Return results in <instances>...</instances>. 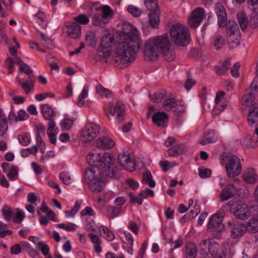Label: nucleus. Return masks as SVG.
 Masks as SVG:
<instances>
[{
	"label": "nucleus",
	"mask_w": 258,
	"mask_h": 258,
	"mask_svg": "<svg viewBox=\"0 0 258 258\" xmlns=\"http://www.w3.org/2000/svg\"><path fill=\"white\" fill-rule=\"evenodd\" d=\"M245 228L246 230L251 233L258 232V218H253L250 220Z\"/></svg>",
	"instance_id": "obj_41"
},
{
	"label": "nucleus",
	"mask_w": 258,
	"mask_h": 258,
	"mask_svg": "<svg viewBox=\"0 0 258 258\" xmlns=\"http://www.w3.org/2000/svg\"><path fill=\"white\" fill-rule=\"evenodd\" d=\"M73 21L80 25H87L90 21L89 17L84 14H80L73 18Z\"/></svg>",
	"instance_id": "obj_44"
},
{
	"label": "nucleus",
	"mask_w": 258,
	"mask_h": 258,
	"mask_svg": "<svg viewBox=\"0 0 258 258\" xmlns=\"http://www.w3.org/2000/svg\"><path fill=\"white\" fill-rule=\"evenodd\" d=\"M96 92L100 96L106 98H110L113 96L111 91L105 88L101 84H98L96 87Z\"/></svg>",
	"instance_id": "obj_40"
},
{
	"label": "nucleus",
	"mask_w": 258,
	"mask_h": 258,
	"mask_svg": "<svg viewBox=\"0 0 258 258\" xmlns=\"http://www.w3.org/2000/svg\"><path fill=\"white\" fill-rule=\"evenodd\" d=\"M16 80L18 84L24 90L26 94H29L33 90L34 85L32 82H29L25 81L22 82L21 79L18 77L16 78Z\"/></svg>",
	"instance_id": "obj_42"
},
{
	"label": "nucleus",
	"mask_w": 258,
	"mask_h": 258,
	"mask_svg": "<svg viewBox=\"0 0 258 258\" xmlns=\"http://www.w3.org/2000/svg\"><path fill=\"white\" fill-rule=\"evenodd\" d=\"M81 26L77 24V23L72 22H68L65 23L63 33L68 37L77 39L81 35Z\"/></svg>",
	"instance_id": "obj_17"
},
{
	"label": "nucleus",
	"mask_w": 258,
	"mask_h": 258,
	"mask_svg": "<svg viewBox=\"0 0 258 258\" xmlns=\"http://www.w3.org/2000/svg\"><path fill=\"white\" fill-rule=\"evenodd\" d=\"M127 11L134 17H139L142 13V11L138 7L130 5L127 7Z\"/></svg>",
	"instance_id": "obj_57"
},
{
	"label": "nucleus",
	"mask_w": 258,
	"mask_h": 258,
	"mask_svg": "<svg viewBox=\"0 0 258 258\" xmlns=\"http://www.w3.org/2000/svg\"><path fill=\"white\" fill-rule=\"evenodd\" d=\"M169 36L171 41L180 46H186L190 41L189 30L185 25L176 23L170 27Z\"/></svg>",
	"instance_id": "obj_5"
},
{
	"label": "nucleus",
	"mask_w": 258,
	"mask_h": 258,
	"mask_svg": "<svg viewBox=\"0 0 258 258\" xmlns=\"http://www.w3.org/2000/svg\"><path fill=\"white\" fill-rule=\"evenodd\" d=\"M199 174L201 178H208L211 176L212 170L204 167H201L199 168Z\"/></svg>",
	"instance_id": "obj_56"
},
{
	"label": "nucleus",
	"mask_w": 258,
	"mask_h": 258,
	"mask_svg": "<svg viewBox=\"0 0 258 258\" xmlns=\"http://www.w3.org/2000/svg\"><path fill=\"white\" fill-rule=\"evenodd\" d=\"M17 56L14 58L9 57L6 59V64L9 70V74H12L14 72V65L15 63H17L15 61V58Z\"/></svg>",
	"instance_id": "obj_63"
},
{
	"label": "nucleus",
	"mask_w": 258,
	"mask_h": 258,
	"mask_svg": "<svg viewBox=\"0 0 258 258\" xmlns=\"http://www.w3.org/2000/svg\"><path fill=\"white\" fill-rule=\"evenodd\" d=\"M60 180L67 185L70 184L72 182V178L71 175L66 172H62L59 175Z\"/></svg>",
	"instance_id": "obj_54"
},
{
	"label": "nucleus",
	"mask_w": 258,
	"mask_h": 258,
	"mask_svg": "<svg viewBox=\"0 0 258 258\" xmlns=\"http://www.w3.org/2000/svg\"><path fill=\"white\" fill-rule=\"evenodd\" d=\"M95 33L93 31H88L85 35V40L90 45H94L96 41Z\"/></svg>",
	"instance_id": "obj_51"
},
{
	"label": "nucleus",
	"mask_w": 258,
	"mask_h": 258,
	"mask_svg": "<svg viewBox=\"0 0 258 258\" xmlns=\"http://www.w3.org/2000/svg\"><path fill=\"white\" fill-rule=\"evenodd\" d=\"M241 144L243 148L246 149H254L256 147V143L250 135L244 137L241 141Z\"/></svg>",
	"instance_id": "obj_31"
},
{
	"label": "nucleus",
	"mask_w": 258,
	"mask_h": 258,
	"mask_svg": "<svg viewBox=\"0 0 258 258\" xmlns=\"http://www.w3.org/2000/svg\"><path fill=\"white\" fill-rule=\"evenodd\" d=\"M213 44L215 49H219L224 45L225 42L222 36L218 35L214 39Z\"/></svg>",
	"instance_id": "obj_49"
},
{
	"label": "nucleus",
	"mask_w": 258,
	"mask_h": 258,
	"mask_svg": "<svg viewBox=\"0 0 258 258\" xmlns=\"http://www.w3.org/2000/svg\"><path fill=\"white\" fill-rule=\"evenodd\" d=\"M118 161L121 166L130 172L135 170L136 165L131 155L128 153H122L119 154Z\"/></svg>",
	"instance_id": "obj_18"
},
{
	"label": "nucleus",
	"mask_w": 258,
	"mask_h": 258,
	"mask_svg": "<svg viewBox=\"0 0 258 258\" xmlns=\"http://www.w3.org/2000/svg\"><path fill=\"white\" fill-rule=\"evenodd\" d=\"M88 94V87L85 86L81 92V93L79 96L78 100L77 101V104L79 106H89L90 102L89 101H85V99L87 98Z\"/></svg>",
	"instance_id": "obj_33"
},
{
	"label": "nucleus",
	"mask_w": 258,
	"mask_h": 258,
	"mask_svg": "<svg viewBox=\"0 0 258 258\" xmlns=\"http://www.w3.org/2000/svg\"><path fill=\"white\" fill-rule=\"evenodd\" d=\"M144 4L150 11L159 10L157 0H144Z\"/></svg>",
	"instance_id": "obj_50"
},
{
	"label": "nucleus",
	"mask_w": 258,
	"mask_h": 258,
	"mask_svg": "<svg viewBox=\"0 0 258 258\" xmlns=\"http://www.w3.org/2000/svg\"><path fill=\"white\" fill-rule=\"evenodd\" d=\"M160 53L168 61H172L175 57V53L171 48L170 42L167 35L152 37L145 42L143 53L146 60L156 61Z\"/></svg>",
	"instance_id": "obj_2"
},
{
	"label": "nucleus",
	"mask_w": 258,
	"mask_h": 258,
	"mask_svg": "<svg viewBox=\"0 0 258 258\" xmlns=\"http://www.w3.org/2000/svg\"><path fill=\"white\" fill-rule=\"evenodd\" d=\"M73 120L71 119L65 118L61 121L60 126L63 131H68L72 126Z\"/></svg>",
	"instance_id": "obj_55"
},
{
	"label": "nucleus",
	"mask_w": 258,
	"mask_h": 258,
	"mask_svg": "<svg viewBox=\"0 0 258 258\" xmlns=\"http://www.w3.org/2000/svg\"><path fill=\"white\" fill-rule=\"evenodd\" d=\"M217 140V137L215 132L210 131L206 132L203 139L200 141V144L203 145L216 142Z\"/></svg>",
	"instance_id": "obj_32"
},
{
	"label": "nucleus",
	"mask_w": 258,
	"mask_h": 258,
	"mask_svg": "<svg viewBox=\"0 0 258 258\" xmlns=\"http://www.w3.org/2000/svg\"><path fill=\"white\" fill-rule=\"evenodd\" d=\"M241 178L245 183L254 184L258 181V173L255 168L249 167L244 170Z\"/></svg>",
	"instance_id": "obj_19"
},
{
	"label": "nucleus",
	"mask_w": 258,
	"mask_h": 258,
	"mask_svg": "<svg viewBox=\"0 0 258 258\" xmlns=\"http://www.w3.org/2000/svg\"><path fill=\"white\" fill-rule=\"evenodd\" d=\"M168 94L165 90H159L151 95V99L155 103H158L164 100Z\"/></svg>",
	"instance_id": "obj_35"
},
{
	"label": "nucleus",
	"mask_w": 258,
	"mask_h": 258,
	"mask_svg": "<svg viewBox=\"0 0 258 258\" xmlns=\"http://www.w3.org/2000/svg\"><path fill=\"white\" fill-rule=\"evenodd\" d=\"M114 43L113 36L108 31H105L100 41L98 54L99 57L104 58L109 57L112 53V46Z\"/></svg>",
	"instance_id": "obj_8"
},
{
	"label": "nucleus",
	"mask_w": 258,
	"mask_h": 258,
	"mask_svg": "<svg viewBox=\"0 0 258 258\" xmlns=\"http://www.w3.org/2000/svg\"><path fill=\"white\" fill-rule=\"evenodd\" d=\"M40 108L41 113L46 120H50L56 115L55 112L48 104H42Z\"/></svg>",
	"instance_id": "obj_29"
},
{
	"label": "nucleus",
	"mask_w": 258,
	"mask_h": 258,
	"mask_svg": "<svg viewBox=\"0 0 258 258\" xmlns=\"http://www.w3.org/2000/svg\"><path fill=\"white\" fill-rule=\"evenodd\" d=\"M247 122L250 126H258V104H254L249 109Z\"/></svg>",
	"instance_id": "obj_22"
},
{
	"label": "nucleus",
	"mask_w": 258,
	"mask_h": 258,
	"mask_svg": "<svg viewBox=\"0 0 258 258\" xmlns=\"http://www.w3.org/2000/svg\"><path fill=\"white\" fill-rule=\"evenodd\" d=\"M124 106L122 104H117L115 106H110L106 109V115L110 119L111 117L115 116L117 123H120L124 120Z\"/></svg>",
	"instance_id": "obj_14"
},
{
	"label": "nucleus",
	"mask_w": 258,
	"mask_h": 258,
	"mask_svg": "<svg viewBox=\"0 0 258 258\" xmlns=\"http://www.w3.org/2000/svg\"><path fill=\"white\" fill-rule=\"evenodd\" d=\"M185 111V105L183 101L178 100L173 109V113L177 116L184 113Z\"/></svg>",
	"instance_id": "obj_46"
},
{
	"label": "nucleus",
	"mask_w": 258,
	"mask_h": 258,
	"mask_svg": "<svg viewBox=\"0 0 258 258\" xmlns=\"http://www.w3.org/2000/svg\"><path fill=\"white\" fill-rule=\"evenodd\" d=\"M4 171L7 173V176L10 179L14 180L17 178L18 174V169L15 166H11L7 163H4L2 165Z\"/></svg>",
	"instance_id": "obj_26"
},
{
	"label": "nucleus",
	"mask_w": 258,
	"mask_h": 258,
	"mask_svg": "<svg viewBox=\"0 0 258 258\" xmlns=\"http://www.w3.org/2000/svg\"><path fill=\"white\" fill-rule=\"evenodd\" d=\"M168 119V116L164 112L158 111L152 116L153 122L158 127H164Z\"/></svg>",
	"instance_id": "obj_23"
},
{
	"label": "nucleus",
	"mask_w": 258,
	"mask_h": 258,
	"mask_svg": "<svg viewBox=\"0 0 258 258\" xmlns=\"http://www.w3.org/2000/svg\"><path fill=\"white\" fill-rule=\"evenodd\" d=\"M224 215V212H219L211 218L207 226L209 232L218 235L224 230V225L222 224Z\"/></svg>",
	"instance_id": "obj_12"
},
{
	"label": "nucleus",
	"mask_w": 258,
	"mask_h": 258,
	"mask_svg": "<svg viewBox=\"0 0 258 258\" xmlns=\"http://www.w3.org/2000/svg\"><path fill=\"white\" fill-rule=\"evenodd\" d=\"M143 44L139 31L133 25L124 24L120 32L114 48V57L116 62L127 66L136 58Z\"/></svg>",
	"instance_id": "obj_1"
},
{
	"label": "nucleus",
	"mask_w": 258,
	"mask_h": 258,
	"mask_svg": "<svg viewBox=\"0 0 258 258\" xmlns=\"http://www.w3.org/2000/svg\"><path fill=\"white\" fill-rule=\"evenodd\" d=\"M186 150V148L183 145H177L169 149L168 153L170 156H175L178 154L185 153Z\"/></svg>",
	"instance_id": "obj_37"
},
{
	"label": "nucleus",
	"mask_w": 258,
	"mask_h": 258,
	"mask_svg": "<svg viewBox=\"0 0 258 258\" xmlns=\"http://www.w3.org/2000/svg\"><path fill=\"white\" fill-rule=\"evenodd\" d=\"M80 208V205L79 203H76L74 207L70 211H67L65 212L66 216L68 218L73 217L76 213L78 212Z\"/></svg>",
	"instance_id": "obj_62"
},
{
	"label": "nucleus",
	"mask_w": 258,
	"mask_h": 258,
	"mask_svg": "<svg viewBox=\"0 0 258 258\" xmlns=\"http://www.w3.org/2000/svg\"><path fill=\"white\" fill-rule=\"evenodd\" d=\"M238 192V188L232 184L227 185L220 195L222 201H226L233 197Z\"/></svg>",
	"instance_id": "obj_24"
},
{
	"label": "nucleus",
	"mask_w": 258,
	"mask_h": 258,
	"mask_svg": "<svg viewBox=\"0 0 258 258\" xmlns=\"http://www.w3.org/2000/svg\"><path fill=\"white\" fill-rule=\"evenodd\" d=\"M47 214L49 219L51 220H54L55 218V214L52 211L50 210L44 203H42L39 211Z\"/></svg>",
	"instance_id": "obj_52"
},
{
	"label": "nucleus",
	"mask_w": 258,
	"mask_h": 258,
	"mask_svg": "<svg viewBox=\"0 0 258 258\" xmlns=\"http://www.w3.org/2000/svg\"><path fill=\"white\" fill-rule=\"evenodd\" d=\"M142 183L147 184L152 188L155 186V181L153 179L152 175L149 171L144 172L142 176Z\"/></svg>",
	"instance_id": "obj_39"
},
{
	"label": "nucleus",
	"mask_w": 258,
	"mask_h": 258,
	"mask_svg": "<svg viewBox=\"0 0 258 258\" xmlns=\"http://www.w3.org/2000/svg\"><path fill=\"white\" fill-rule=\"evenodd\" d=\"M205 16V11L202 8H197L190 13L188 18V24L192 28H197L202 22Z\"/></svg>",
	"instance_id": "obj_15"
},
{
	"label": "nucleus",
	"mask_w": 258,
	"mask_h": 258,
	"mask_svg": "<svg viewBox=\"0 0 258 258\" xmlns=\"http://www.w3.org/2000/svg\"><path fill=\"white\" fill-rule=\"evenodd\" d=\"M159 165L164 171H166L169 168L175 166L176 164L174 162L170 163L166 160H162L159 162Z\"/></svg>",
	"instance_id": "obj_60"
},
{
	"label": "nucleus",
	"mask_w": 258,
	"mask_h": 258,
	"mask_svg": "<svg viewBox=\"0 0 258 258\" xmlns=\"http://www.w3.org/2000/svg\"><path fill=\"white\" fill-rule=\"evenodd\" d=\"M19 142L23 145H27L30 143V138L28 134H23L18 137Z\"/></svg>",
	"instance_id": "obj_61"
},
{
	"label": "nucleus",
	"mask_w": 258,
	"mask_h": 258,
	"mask_svg": "<svg viewBox=\"0 0 258 258\" xmlns=\"http://www.w3.org/2000/svg\"><path fill=\"white\" fill-rule=\"evenodd\" d=\"M197 254V248L195 244L189 243L186 245V258H195Z\"/></svg>",
	"instance_id": "obj_47"
},
{
	"label": "nucleus",
	"mask_w": 258,
	"mask_h": 258,
	"mask_svg": "<svg viewBox=\"0 0 258 258\" xmlns=\"http://www.w3.org/2000/svg\"><path fill=\"white\" fill-rule=\"evenodd\" d=\"M229 205L230 212L238 219H247L251 214V207L243 201H232Z\"/></svg>",
	"instance_id": "obj_7"
},
{
	"label": "nucleus",
	"mask_w": 258,
	"mask_h": 258,
	"mask_svg": "<svg viewBox=\"0 0 258 258\" xmlns=\"http://www.w3.org/2000/svg\"><path fill=\"white\" fill-rule=\"evenodd\" d=\"M106 175L104 171L101 168L90 167L85 172L84 178L90 186L91 190L99 192L105 181Z\"/></svg>",
	"instance_id": "obj_4"
},
{
	"label": "nucleus",
	"mask_w": 258,
	"mask_h": 258,
	"mask_svg": "<svg viewBox=\"0 0 258 258\" xmlns=\"http://www.w3.org/2000/svg\"><path fill=\"white\" fill-rule=\"evenodd\" d=\"M254 101L253 95L249 90H247L241 99V105L244 107H249L250 108L255 104L253 103Z\"/></svg>",
	"instance_id": "obj_30"
},
{
	"label": "nucleus",
	"mask_w": 258,
	"mask_h": 258,
	"mask_svg": "<svg viewBox=\"0 0 258 258\" xmlns=\"http://www.w3.org/2000/svg\"><path fill=\"white\" fill-rule=\"evenodd\" d=\"M215 103L213 113L215 115L219 114L227 107L228 102L224 91L219 90L216 93Z\"/></svg>",
	"instance_id": "obj_16"
},
{
	"label": "nucleus",
	"mask_w": 258,
	"mask_h": 258,
	"mask_svg": "<svg viewBox=\"0 0 258 258\" xmlns=\"http://www.w3.org/2000/svg\"><path fill=\"white\" fill-rule=\"evenodd\" d=\"M222 251L226 258H231L234 253L233 246L231 243L225 242L223 244Z\"/></svg>",
	"instance_id": "obj_38"
},
{
	"label": "nucleus",
	"mask_w": 258,
	"mask_h": 258,
	"mask_svg": "<svg viewBox=\"0 0 258 258\" xmlns=\"http://www.w3.org/2000/svg\"><path fill=\"white\" fill-rule=\"evenodd\" d=\"M201 249L205 253L209 252L212 258H223L218 243L210 239L203 240L201 244Z\"/></svg>",
	"instance_id": "obj_13"
},
{
	"label": "nucleus",
	"mask_w": 258,
	"mask_h": 258,
	"mask_svg": "<svg viewBox=\"0 0 258 258\" xmlns=\"http://www.w3.org/2000/svg\"><path fill=\"white\" fill-rule=\"evenodd\" d=\"M100 126L92 122L87 123L80 131V140L85 144L90 143L98 136Z\"/></svg>",
	"instance_id": "obj_10"
},
{
	"label": "nucleus",
	"mask_w": 258,
	"mask_h": 258,
	"mask_svg": "<svg viewBox=\"0 0 258 258\" xmlns=\"http://www.w3.org/2000/svg\"><path fill=\"white\" fill-rule=\"evenodd\" d=\"M36 17L37 20V22L39 23L40 25H42L43 27H45L47 25L46 15L44 13L42 12H38L36 15Z\"/></svg>",
	"instance_id": "obj_53"
},
{
	"label": "nucleus",
	"mask_w": 258,
	"mask_h": 258,
	"mask_svg": "<svg viewBox=\"0 0 258 258\" xmlns=\"http://www.w3.org/2000/svg\"><path fill=\"white\" fill-rule=\"evenodd\" d=\"M100 235L107 241H112L114 239V234L107 227L101 226L99 228Z\"/></svg>",
	"instance_id": "obj_36"
},
{
	"label": "nucleus",
	"mask_w": 258,
	"mask_h": 258,
	"mask_svg": "<svg viewBox=\"0 0 258 258\" xmlns=\"http://www.w3.org/2000/svg\"><path fill=\"white\" fill-rule=\"evenodd\" d=\"M123 234L124 237H122V241L123 243L130 246V247L127 249V251L129 253L132 254L133 251L132 246L134 244L133 237L131 234L128 231H124Z\"/></svg>",
	"instance_id": "obj_34"
},
{
	"label": "nucleus",
	"mask_w": 258,
	"mask_h": 258,
	"mask_svg": "<svg viewBox=\"0 0 258 258\" xmlns=\"http://www.w3.org/2000/svg\"><path fill=\"white\" fill-rule=\"evenodd\" d=\"M96 147L101 150H109L115 145V141L109 136H102L95 141Z\"/></svg>",
	"instance_id": "obj_20"
},
{
	"label": "nucleus",
	"mask_w": 258,
	"mask_h": 258,
	"mask_svg": "<svg viewBox=\"0 0 258 258\" xmlns=\"http://www.w3.org/2000/svg\"><path fill=\"white\" fill-rule=\"evenodd\" d=\"M86 161L92 167L102 168L105 175L109 177H114L117 172L115 158L111 153L93 150L87 154Z\"/></svg>",
	"instance_id": "obj_3"
},
{
	"label": "nucleus",
	"mask_w": 258,
	"mask_h": 258,
	"mask_svg": "<svg viewBox=\"0 0 258 258\" xmlns=\"http://www.w3.org/2000/svg\"><path fill=\"white\" fill-rule=\"evenodd\" d=\"M89 237L90 238L91 242L94 244L95 251L97 253L100 252L102 250L101 247V242L99 237L93 234H89Z\"/></svg>",
	"instance_id": "obj_43"
},
{
	"label": "nucleus",
	"mask_w": 258,
	"mask_h": 258,
	"mask_svg": "<svg viewBox=\"0 0 258 258\" xmlns=\"http://www.w3.org/2000/svg\"><path fill=\"white\" fill-rule=\"evenodd\" d=\"M159 10L150 11L148 17V24L152 28H157L160 23Z\"/></svg>",
	"instance_id": "obj_28"
},
{
	"label": "nucleus",
	"mask_w": 258,
	"mask_h": 258,
	"mask_svg": "<svg viewBox=\"0 0 258 258\" xmlns=\"http://www.w3.org/2000/svg\"><path fill=\"white\" fill-rule=\"evenodd\" d=\"M113 14V11L108 6L104 5L96 8L92 17V24L95 26L104 27Z\"/></svg>",
	"instance_id": "obj_9"
},
{
	"label": "nucleus",
	"mask_w": 258,
	"mask_h": 258,
	"mask_svg": "<svg viewBox=\"0 0 258 258\" xmlns=\"http://www.w3.org/2000/svg\"><path fill=\"white\" fill-rule=\"evenodd\" d=\"M227 225L229 227L232 226L231 235L234 238L242 236L246 231L245 226L241 224L233 225L232 221H229L227 223Z\"/></svg>",
	"instance_id": "obj_25"
},
{
	"label": "nucleus",
	"mask_w": 258,
	"mask_h": 258,
	"mask_svg": "<svg viewBox=\"0 0 258 258\" xmlns=\"http://www.w3.org/2000/svg\"><path fill=\"white\" fill-rule=\"evenodd\" d=\"M178 100H176L173 95L168 94L166 98L162 102V108L166 111L173 110L174 106L176 104Z\"/></svg>",
	"instance_id": "obj_27"
},
{
	"label": "nucleus",
	"mask_w": 258,
	"mask_h": 258,
	"mask_svg": "<svg viewBox=\"0 0 258 258\" xmlns=\"http://www.w3.org/2000/svg\"><path fill=\"white\" fill-rule=\"evenodd\" d=\"M226 33L230 47L237 46L239 44L240 33L235 22L229 21L226 25Z\"/></svg>",
	"instance_id": "obj_11"
},
{
	"label": "nucleus",
	"mask_w": 258,
	"mask_h": 258,
	"mask_svg": "<svg viewBox=\"0 0 258 258\" xmlns=\"http://www.w3.org/2000/svg\"><path fill=\"white\" fill-rule=\"evenodd\" d=\"M238 23L242 30H245L248 25V20L246 15L244 13H239L237 15Z\"/></svg>",
	"instance_id": "obj_48"
},
{
	"label": "nucleus",
	"mask_w": 258,
	"mask_h": 258,
	"mask_svg": "<svg viewBox=\"0 0 258 258\" xmlns=\"http://www.w3.org/2000/svg\"><path fill=\"white\" fill-rule=\"evenodd\" d=\"M120 211L119 208L114 207H110L107 209V213L111 219L118 215L120 213Z\"/></svg>",
	"instance_id": "obj_64"
},
{
	"label": "nucleus",
	"mask_w": 258,
	"mask_h": 258,
	"mask_svg": "<svg viewBox=\"0 0 258 258\" xmlns=\"http://www.w3.org/2000/svg\"><path fill=\"white\" fill-rule=\"evenodd\" d=\"M8 130V125L7 119L3 118L2 121H0V136H3L6 134Z\"/></svg>",
	"instance_id": "obj_58"
},
{
	"label": "nucleus",
	"mask_w": 258,
	"mask_h": 258,
	"mask_svg": "<svg viewBox=\"0 0 258 258\" xmlns=\"http://www.w3.org/2000/svg\"><path fill=\"white\" fill-rule=\"evenodd\" d=\"M215 10L218 17L219 26L224 27L227 22V13L224 7L222 4L217 3Z\"/></svg>",
	"instance_id": "obj_21"
},
{
	"label": "nucleus",
	"mask_w": 258,
	"mask_h": 258,
	"mask_svg": "<svg viewBox=\"0 0 258 258\" xmlns=\"http://www.w3.org/2000/svg\"><path fill=\"white\" fill-rule=\"evenodd\" d=\"M221 164L224 166L226 174L229 178L239 175L242 171V164L239 158L234 155L224 156Z\"/></svg>",
	"instance_id": "obj_6"
},
{
	"label": "nucleus",
	"mask_w": 258,
	"mask_h": 258,
	"mask_svg": "<svg viewBox=\"0 0 258 258\" xmlns=\"http://www.w3.org/2000/svg\"><path fill=\"white\" fill-rule=\"evenodd\" d=\"M15 61L20 67L19 73L24 72L27 75L32 73V70L30 69L29 67L27 64H25L19 57H16Z\"/></svg>",
	"instance_id": "obj_45"
},
{
	"label": "nucleus",
	"mask_w": 258,
	"mask_h": 258,
	"mask_svg": "<svg viewBox=\"0 0 258 258\" xmlns=\"http://www.w3.org/2000/svg\"><path fill=\"white\" fill-rule=\"evenodd\" d=\"M57 226L68 231H74L76 230V225L73 223H61L58 224Z\"/></svg>",
	"instance_id": "obj_59"
}]
</instances>
